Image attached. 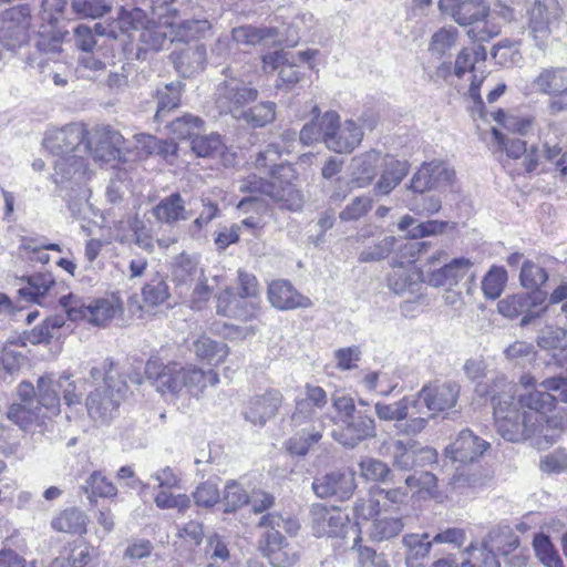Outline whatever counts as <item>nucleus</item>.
Here are the masks:
<instances>
[{
    "label": "nucleus",
    "instance_id": "nucleus-1",
    "mask_svg": "<svg viewBox=\"0 0 567 567\" xmlns=\"http://www.w3.org/2000/svg\"><path fill=\"white\" fill-rule=\"evenodd\" d=\"M532 377L525 374L519 383L512 385L497 379L491 390L493 414L497 433L506 441L518 443L530 435Z\"/></svg>",
    "mask_w": 567,
    "mask_h": 567
},
{
    "label": "nucleus",
    "instance_id": "nucleus-2",
    "mask_svg": "<svg viewBox=\"0 0 567 567\" xmlns=\"http://www.w3.org/2000/svg\"><path fill=\"white\" fill-rule=\"evenodd\" d=\"M145 374L159 393L174 398L183 394L199 398L208 385L216 386L220 381L213 369L205 371L192 363H164L158 359L146 362Z\"/></svg>",
    "mask_w": 567,
    "mask_h": 567
},
{
    "label": "nucleus",
    "instance_id": "nucleus-3",
    "mask_svg": "<svg viewBox=\"0 0 567 567\" xmlns=\"http://www.w3.org/2000/svg\"><path fill=\"white\" fill-rule=\"evenodd\" d=\"M86 134L84 125L79 123L52 128L45 133L43 146L58 157L53 165L55 174L61 175L62 179H72L76 175H84L86 164L82 154Z\"/></svg>",
    "mask_w": 567,
    "mask_h": 567
},
{
    "label": "nucleus",
    "instance_id": "nucleus-4",
    "mask_svg": "<svg viewBox=\"0 0 567 567\" xmlns=\"http://www.w3.org/2000/svg\"><path fill=\"white\" fill-rule=\"evenodd\" d=\"M279 157L278 146L271 144L257 155L256 167L268 169L277 179L270 197L289 210H299L303 205V197L291 183L296 178L295 169L290 164L278 163Z\"/></svg>",
    "mask_w": 567,
    "mask_h": 567
},
{
    "label": "nucleus",
    "instance_id": "nucleus-5",
    "mask_svg": "<svg viewBox=\"0 0 567 567\" xmlns=\"http://www.w3.org/2000/svg\"><path fill=\"white\" fill-rule=\"evenodd\" d=\"M106 367L110 369L104 374L103 384L91 392L86 399L89 415L101 423H106L114 416L127 392L125 381L120 377L115 378L113 373V361L105 360L103 369Z\"/></svg>",
    "mask_w": 567,
    "mask_h": 567
},
{
    "label": "nucleus",
    "instance_id": "nucleus-6",
    "mask_svg": "<svg viewBox=\"0 0 567 567\" xmlns=\"http://www.w3.org/2000/svg\"><path fill=\"white\" fill-rule=\"evenodd\" d=\"M534 411L537 413L535 417L537 429L534 427V433L538 432L535 444L538 449H543L540 437L544 439L545 445H550L567 430V409L556 408L554 394L534 392Z\"/></svg>",
    "mask_w": 567,
    "mask_h": 567
},
{
    "label": "nucleus",
    "instance_id": "nucleus-7",
    "mask_svg": "<svg viewBox=\"0 0 567 567\" xmlns=\"http://www.w3.org/2000/svg\"><path fill=\"white\" fill-rule=\"evenodd\" d=\"M321 130L323 144L336 153H351L363 138L362 128L353 121H340L336 111H328L321 115Z\"/></svg>",
    "mask_w": 567,
    "mask_h": 567
},
{
    "label": "nucleus",
    "instance_id": "nucleus-8",
    "mask_svg": "<svg viewBox=\"0 0 567 567\" xmlns=\"http://www.w3.org/2000/svg\"><path fill=\"white\" fill-rule=\"evenodd\" d=\"M316 51L305 50L293 54L289 51L279 50L262 56V69L265 72L279 70L277 87H293L301 79V73L296 61L308 62L313 59Z\"/></svg>",
    "mask_w": 567,
    "mask_h": 567
},
{
    "label": "nucleus",
    "instance_id": "nucleus-9",
    "mask_svg": "<svg viewBox=\"0 0 567 567\" xmlns=\"http://www.w3.org/2000/svg\"><path fill=\"white\" fill-rule=\"evenodd\" d=\"M31 11L28 6H18L0 16V42L8 50H17L29 41Z\"/></svg>",
    "mask_w": 567,
    "mask_h": 567
},
{
    "label": "nucleus",
    "instance_id": "nucleus-10",
    "mask_svg": "<svg viewBox=\"0 0 567 567\" xmlns=\"http://www.w3.org/2000/svg\"><path fill=\"white\" fill-rule=\"evenodd\" d=\"M375 413L384 421H402L410 417L406 423L398 425L399 431L406 435L420 433L427 424V417L422 416L417 409V401L406 396L391 404L377 403Z\"/></svg>",
    "mask_w": 567,
    "mask_h": 567
},
{
    "label": "nucleus",
    "instance_id": "nucleus-11",
    "mask_svg": "<svg viewBox=\"0 0 567 567\" xmlns=\"http://www.w3.org/2000/svg\"><path fill=\"white\" fill-rule=\"evenodd\" d=\"M257 97L258 91L255 87L233 76L219 83L216 89V103L220 112L229 113L236 120H239L245 111L244 105L254 102Z\"/></svg>",
    "mask_w": 567,
    "mask_h": 567
},
{
    "label": "nucleus",
    "instance_id": "nucleus-12",
    "mask_svg": "<svg viewBox=\"0 0 567 567\" xmlns=\"http://www.w3.org/2000/svg\"><path fill=\"white\" fill-rule=\"evenodd\" d=\"M124 144L125 140L118 131L103 126L91 133L83 152L90 153L96 161L111 162L121 158Z\"/></svg>",
    "mask_w": 567,
    "mask_h": 567
},
{
    "label": "nucleus",
    "instance_id": "nucleus-13",
    "mask_svg": "<svg viewBox=\"0 0 567 567\" xmlns=\"http://www.w3.org/2000/svg\"><path fill=\"white\" fill-rule=\"evenodd\" d=\"M460 396V385L456 382H431L417 393V405L423 403L431 412L427 419L436 413H443L455 408Z\"/></svg>",
    "mask_w": 567,
    "mask_h": 567
},
{
    "label": "nucleus",
    "instance_id": "nucleus-14",
    "mask_svg": "<svg viewBox=\"0 0 567 567\" xmlns=\"http://www.w3.org/2000/svg\"><path fill=\"white\" fill-rule=\"evenodd\" d=\"M357 488L355 473L351 470L334 471L316 477L312 489L318 497H337L339 501L349 499Z\"/></svg>",
    "mask_w": 567,
    "mask_h": 567
},
{
    "label": "nucleus",
    "instance_id": "nucleus-15",
    "mask_svg": "<svg viewBox=\"0 0 567 567\" xmlns=\"http://www.w3.org/2000/svg\"><path fill=\"white\" fill-rule=\"evenodd\" d=\"M393 466L398 470L410 471L416 466L434 463L437 453L434 449L421 446L414 441H394L390 446Z\"/></svg>",
    "mask_w": 567,
    "mask_h": 567
},
{
    "label": "nucleus",
    "instance_id": "nucleus-16",
    "mask_svg": "<svg viewBox=\"0 0 567 567\" xmlns=\"http://www.w3.org/2000/svg\"><path fill=\"white\" fill-rule=\"evenodd\" d=\"M216 309L224 317L251 321L260 313V299L243 298L231 287H227L218 295Z\"/></svg>",
    "mask_w": 567,
    "mask_h": 567
},
{
    "label": "nucleus",
    "instance_id": "nucleus-17",
    "mask_svg": "<svg viewBox=\"0 0 567 567\" xmlns=\"http://www.w3.org/2000/svg\"><path fill=\"white\" fill-rule=\"evenodd\" d=\"M375 435L374 420L362 412H358L354 417L344 419L340 429L332 432V437L338 443L350 449Z\"/></svg>",
    "mask_w": 567,
    "mask_h": 567
},
{
    "label": "nucleus",
    "instance_id": "nucleus-18",
    "mask_svg": "<svg viewBox=\"0 0 567 567\" xmlns=\"http://www.w3.org/2000/svg\"><path fill=\"white\" fill-rule=\"evenodd\" d=\"M439 10L460 25H471L488 16L489 6L485 0H439Z\"/></svg>",
    "mask_w": 567,
    "mask_h": 567
},
{
    "label": "nucleus",
    "instance_id": "nucleus-19",
    "mask_svg": "<svg viewBox=\"0 0 567 567\" xmlns=\"http://www.w3.org/2000/svg\"><path fill=\"white\" fill-rule=\"evenodd\" d=\"M312 529L319 537H342L349 526L348 515L338 507L315 505L311 509Z\"/></svg>",
    "mask_w": 567,
    "mask_h": 567
},
{
    "label": "nucleus",
    "instance_id": "nucleus-20",
    "mask_svg": "<svg viewBox=\"0 0 567 567\" xmlns=\"http://www.w3.org/2000/svg\"><path fill=\"white\" fill-rule=\"evenodd\" d=\"M455 178V172L443 162H431L423 164L413 175L411 189L424 193L432 188H440L451 185Z\"/></svg>",
    "mask_w": 567,
    "mask_h": 567
},
{
    "label": "nucleus",
    "instance_id": "nucleus-21",
    "mask_svg": "<svg viewBox=\"0 0 567 567\" xmlns=\"http://www.w3.org/2000/svg\"><path fill=\"white\" fill-rule=\"evenodd\" d=\"M489 447V443L475 435L471 430H462L456 439L446 447V455L453 462L463 464L478 460Z\"/></svg>",
    "mask_w": 567,
    "mask_h": 567
},
{
    "label": "nucleus",
    "instance_id": "nucleus-22",
    "mask_svg": "<svg viewBox=\"0 0 567 567\" xmlns=\"http://www.w3.org/2000/svg\"><path fill=\"white\" fill-rule=\"evenodd\" d=\"M282 402V394L275 389L266 390L264 393L255 394L246 403L244 416L247 421L264 425L274 417Z\"/></svg>",
    "mask_w": 567,
    "mask_h": 567
},
{
    "label": "nucleus",
    "instance_id": "nucleus-23",
    "mask_svg": "<svg viewBox=\"0 0 567 567\" xmlns=\"http://www.w3.org/2000/svg\"><path fill=\"white\" fill-rule=\"evenodd\" d=\"M267 299L274 308L281 311L312 306L308 297L301 295L290 281L285 279L272 280L268 285Z\"/></svg>",
    "mask_w": 567,
    "mask_h": 567
},
{
    "label": "nucleus",
    "instance_id": "nucleus-24",
    "mask_svg": "<svg viewBox=\"0 0 567 567\" xmlns=\"http://www.w3.org/2000/svg\"><path fill=\"white\" fill-rule=\"evenodd\" d=\"M382 162V154L375 150L354 156L350 163V183L358 188L370 186Z\"/></svg>",
    "mask_w": 567,
    "mask_h": 567
},
{
    "label": "nucleus",
    "instance_id": "nucleus-25",
    "mask_svg": "<svg viewBox=\"0 0 567 567\" xmlns=\"http://www.w3.org/2000/svg\"><path fill=\"white\" fill-rule=\"evenodd\" d=\"M123 221H120L115 228L114 239L120 244H128L134 240L135 245L148 254L154 251V241L152 228L138 215H134L127 220L132 235L123 230Z\"/></svg>",
    "mask_w": 567,
    "mask_h": 567
},
{
    "label": "nucleus",
    "instance_id": "nucleus-26",
    "mask_svg": "<svg viewBox=\"0 0 567 567\" xmlns=\"http://www.w3.org/2000/svg\"><path fill=\"white\" fill-rule=\"evenodd\" d=\"M472 266L473 262L468 258H454L430 271L426 275V280L433 287L455 286L465 277Z\"/></svg>",
    "mask_w": 567,
    "mask_h": 567
},
{
    "label": "nucleus",
    "instance_id": "nucleus-27",
    "mask_svg": "<svg viewBox=\"0 0 567 567\" xmlns=\"http://www.w3.org/2000/svg\"><path fill=\"white\" fill-rule=\"evenodd\" d=\"M145 18V12L142 9L121 6L116 22L107 25L96 23L94 28L99 35L116 39L120 32H128L131 29L138 30L140 27H143Z\"/></svg>",
    "mask_w": 567,
    "mask_h": 567
},
{
    "label": "nucleus",
    "instance_id": "nucleus-28",
    "mask_svg": "<svg viewBox=\"0 0 567 567\" xmlns=\"http://www.w3.org/2000/svg\"><path fill=\"white\" fill-rule=\"evenodd\" d=\"M328 402L326 391L312 384L305 386V398L296 403V411L291 420L295 425H302L307 420H311L316 415L318 409H322Z\"/></svg>",
    "mask_w": 567,
    "mask_h": 567
},
{
    "label": "nucleus",
    "instance_id": "nucleus-29",
    "mask_svg": "<svg viewBox=\"0 0 567 567\" xmlns=\"http://www.w3.org/2000/svg\"><path fill=\"white\" fill-rule=\"evenodd\" d=\"M152 214L158 223L175 225L190 217L185 200L179 193H173L161 199L153 208Z\"/></svg>",
    "mask_w": 567,
    "mask_h": 567
},
{
    "label": "nucleus",
    "instance_id": "nucleus-30",
    "mask_svg": "<svg viewBox=\"0 0 567 567\" xmlns=\"http://www.w3.org/2000/svg\"><path fill=\"white\" fill-rule=\"evenodd\" d=\"M537 344L554 350L553 358L559 367L567 364V328L546 326L537 336Z\"/></svg>",
    "mask_w": 567,
    "mask_h": 567
},
{
    "label": "nucleus",
    "instance_id": "nucleus-31",
    "mask_svg": "<svg viewBox=\"0 0 567 567\" xmlns=\"http://www.w3.org/2000/svg\"><path fill=\"white\" fill-rule=\"evenodd\" d=\"M403 546L406 548V567H425L427 557L434 543L427 533L406 534L402 538Z\"/></svg>",
    "mask_w": 567,
    "mask_h": 567
},
{
    "label": "nucleus",
    "instance_id": "nucleus-32",
    "mask_svg": "<svg viewBox=\"0 0 567 567\" xmlns=\"http://www.w3.org/2000/svg\"><path fill=\"white\" fill-rule=\"evenodd\" d=\"M561 527L563 524L559 520H551L542 527L539 534L534 536V551L546 567H564L558 551L550 542L549 536L545 534V532L549 533L551 529L559 532Z\"/></svg>",
    "mask_w": 567,
    "mask_h": 567
},
{
    "label": "nucleus",
    "instance_id": "nucleus-33",
    "mask_svg": "<svg viewBox=\"0 0 567 567\" xmlns=\"http://www.w3.org/2000/svg\"><path fill=\"white\" fill-rule=\"evenodd\" d=\"M172 59L177 72L185 78H189L204 70L206 48L203 44L187 47L181 52L172 53Z\"/></svg>",
    "mask_w": 567,
    "mask_h": 567
},
{
    "label": "nucleus",
    "instance_id": "nucleus-34",
    "mask_svg": "<svg viewBox=\"0 0 567 567\" xmlns=\"http://www.w3.org/2000/svg\"><path fill=\"white\" fill-rule=\"evenodd\" d=\"M478 544L496 556H506L518 547L519 539L509 526H499L493 528Z\"/></svg>",
    "mask_w": 567,
    "mask_h": 567
},
{
    "label": "nucleus",
    "instance_id": "nucleus-35",
    "mask_svg": "<svg viewBox=\"0 0 567 567\" xmlns=\"http://www.w3.org/2000/svg\"><path fill=\"white\" fill-rule=\"evenodd\" d=\"M192 351L199 361L217 367L228 357L229 347L204 334L193 342Z\"/></svg>",
    "mask_w": 567,
    "mask_h": 567
},
{
    "label": "nucleus",
    "instance_id": "nucleus-36",
    "mask_svg": "<svg viewBox=\"0 0 567 567\" xmlns=\"http://www.w3.org/2000/svg\"><path fill=\"white\" fill-rule=\"evenodd\" d=\"M409 166L405 161H399L393 157L385 162L384 169L379 181L375 183L373 192L375 195H389L406 176Z\"/></svg>",
    "mask_w": 567,
    "mask_h": 567
},
{
    "label": "nucleus",
    "instance_id": "nucleus-37",
    "mask_svg": "<svg viewBox=\"0 0 567 567\" xmlns=\"http://www.w3.org/2000/svg\"><path fill=\"white\" fill-rule=\"evenodd\" d=\"M532 295L528 291L507 296L497 303L498 312L508 318L515 319L523 316L520 324L526 326L530 321Z\"/></svg>",
    "mask_w": 567,
    "mask_h": 567
},
{
    "label": "nucleus",
    "instance_id": "nucleus-38",
    "mask_svg": "<svg viewBox=\"0 0 567 567\" xmlns=\"http://www.w3.org/2000/svg\"><path fill=\"white\" fill-rule=\"evenodd\" d=\"M56 382L50 374L42 375L37 381V403L42 408L45 419L58 415L60 412V396L56 392Z\"/></svg>",
    "mask_w": 567,
    "mask_h": 567
},
{
    "label": "nucleus",
    "instance_id": "nucleus-39",
    "mask_svg": "<svg viewBox=\"0 0 567 567\" xmlns=\"http://www.w3.org/2000/svg\"><path fill=\"white\" fill-rule=\"evenodd\" d=\"M420 274L415 269L413 260L408 262H396L388 278L389 288L396 295L405 291H413V286L417 285Z\"/></svg>",
    "mask_w": 567,
    "mask_h": 567
},
{
    "label": "nucleus",
    "instance_id": "nucleus-40",
    "mask_svg": "<svg viewBox=\"0 0 567 567\" xmlns=\"http://www.w3.org/2000/svg\"><path fill=\"white\" fill-rule=\"evenodd\" d=\"M282 523V517L274 513L264 515L259 520V527L270 528L260 543V549L264 556L269 560L271 559L272 551L277 553L288 544L286 538L276 529V527H280Z\"/></svg>",
    "mask_w": 567,
    "mask_h": 567
},
{
    "label": "nucleus",
    "instance_id": "nucleus-41",
    "mask_svg": "<svg viewBox=\"0 0 567 567\" xmlns=\"http://www.w3.org/2000/svg\"><path fill=\"white\" fill-rule=\"evenodd\" d=\"M561 9L558 0H539L534 3V32H550L558 24Z\"/></svg>",
    "mask_w": 567,
    "mask_h": 567
},
{
    "label": "nucleus",
    "instance_id": "nucleus-42",
    "mask_svg": "<svg viewBox=\"0 0 567 567\" xmlns=\"http://www.w3.org/2000/svg\"><path fill=\"white\" fill-rule=\"evenodd\" d=\"M138 39L145 50H163L172 44L169 33V20L164 19L158 23L143 27Z\"/></svg>",
    "mask_w": 567,
    "mask_h": 567
},
{
    "label": "nucleus",
    "instance_id": "nucleus-43",
    "mask_svg": "<svg viewBox=\"0 0 567 567\" xmlns=\"http://www.w3.org/2000/svg\"><path fill=\"white\" fill-rule=\"evenodd\" d=\"M93 548L85 542H74L56 557L50 567H89L92 560Z\"/></svg>",
    "mask_w": 567,
    "mask_h": 567
},
{
    "label": "nucleus",
    "instance_id": "nucleus-44",
    "mask_svg": "<svg viewBox=\"0 0 567 567\" xmlns=\"http://www.w3.org/2000/svg\"><path fill=\"white\" fill-rule=\"evenodd\" d=\"M404 528L401 517L380 515L375 517L367 529L372 542L381 543L396 537Z\"/></svg>",
    "mask_w": 567,
    "mask_h": 567
},
{
    "label": "nucleus",
    "instance_id": "nucleus-45",
    "mask_svg": "<svg viewBox=\"0 0 567 567\" xmlns=\"http://www.w3.org/2000/svg\"><path fill=\"white\" fill-rule=\"evenodd\" d=\"M460 567H501L494 553L485 550L478 540H472L461 550Z\"/></svg>",
    "mask_w": 567,
    "mask_h": 567
},
{
    "label": "nucleus",
    "instance_id": "nucleus-46",
    "mask_svg": "<svg viewBox=\"0 0 567 567\" xmlns=\"http://www.w3.org/2000/svg\"><path fill=\"white\" fill-rule=\"evenodd\" d=\"M206 556L208 558L207 567H237L227 540L218 534H213L207 538Z\"/></svg>",
    "mask_w": 567,
    "mask_h": 567
},
{
    "label": "nucleus",
    "instance_id": "nucleus-47",
    "mask_svg": "<svg viewBox=\"0 0 567 567\" xmlns=\"http://www.w3.org/2000/svg\"><path fill=\"white\" fill-rule=\"evenodd\" d=\"M7 416L22 430H29L33 425H41L45 420V416L42 414V408L25 403H13L7 412Z\"/></svg>",
    "mask_w": 567,
    "mask_h": 567
},
{
    "label": "nucleus",
    "instance_id": "nucleus-48",
    "mask_svg": "<svg viewBox=\"0 0 567 567\" xmlns=\"http://www.w3.org/2000/svg\"><path fill=\"white\" fill-rule=\"evenodd\" d=\"M536 83L544 93L567 94V68L546 69L538 75Z\"/></svg>",
    "mask_w": 567,
    "mask_h": 567
},
{
    "label": "nucleus",
    "instance_id": "nucleus-49",
    "mask_svg": "<svg viewBox=\"0 0 567 567\" xmlns=\"http://www.w3.org/2000/svg\"><path fill=\"white\" fill-rule=\"evenodd\" d=\"M120 311V303L113 299L91 300L87 322L96 327H105Z\"/></svg>",
    "mask_w": 567,
    "mask_h": 567
},
{
    "label": "nucleus",
    "instance_id": "nucleus-50",
    "mask_svg": "<svg viewBox=\"0 0 567 567\" xmlns=\"http://www.w3.org/2000/svg\"><path fill=\"white\" fill-rule=\"evenodd\" d=\"M171 297L166 280L156 274L142 288V301L147 308H155L165 303Z\"/></svg>",
    "mask_w": 567,
    "mask_h": 567
},
{
    "label": "nucleus",
    "instance_id": "nucleus-51",
    "mask_svg": "<svg viewBox=\"0 0 567 567\" xmlns=\"http://www.w3.org/2000/svg\"><path fill=\"white\" fill-rule=\"evenodd\" d=\"M172 274L177 284H187L203 277L204 270L199 267L197 257L182 252L175 258Z\"/></svg>",
    "mask_w": 567,
    "mask_h": 567
},
{
    "label": "nucleus",
    "instance_id": "nucleus-52",
    "mask_svg": "<svg viewBox=\"0 0 567 567\" xmlns=\"http://www.w3.org/2000/svg\"><path fill=\"white\" fill-rule=\"evenodd\" d=\"M52 527L62 533L83 534L86 532V515L78 508H69L60 513Z\"/></svg>",
    "mask_w": 567,
    "mask_h": 567
},
{
    "label": "nucleus",
    "instance_id": "nucleus-53",
    "mask_svg": "<svg viewBox=\"0 0 567 567\" xmlns=\"http://www.w3.org/2000/svg\"><path fill=\"white\" fill-rule=\"evenodd\" d=\"M276 118V103L261 102L255 106L245 110L239 120H243L248 126L252 128L264 127L272 123Z\"/></svg>",
    "mask_w": 567,
    "mask_h": 567
},
{
    "label": "nucleus",
    "instance_id": "nucleus-54",
    "mask_svg": "<svg viewBox=\"0 0 567 567\" xmlns=\"http://www.w3.org/2000/svg\"><path fill=\"white\" fill-rule=\"evenodd\" d=\"M276 37L277 31L272 28L245 25L233 30V39L240 44L255 45L267 40H275Z\"/></svg>",
    "mask_w": 567,
    "mask_h": 567
},
{
    "label": "nucleus",
    "instance_id": "nucleus-55",
    "mask_svg": "<svg viewBox=\"0 0 567 567\" xmlns=\"http://www.w3.org/2000/svg\"><path fill=\"white\" fill-rule=\"evenodd\" d=\"M203 126L204 121L200 117L185 114L174 120L169 124V130L179 140L190 138L193 141L203 131Z\"/></svg>",
    "mask_w": 567,
    "mask_h": 567
},
{
    "label": "nucleus",
    "instance_id": "nucleus-56",
    "mask_svg": "<svg viewBox=\"0 0 567 567\" xmlns=\"http://www.w3.org/2000/svg\"><path fill=\"white\" fill-rule=\"evenodd\" d=\"M321 437V429H303L287 441L286 447L290 454L303 456L311 445L319 442Z\"/></svg>",
    "mask_w": 567,
    "mask_h": 567
},
{
    "label": "nucleus",
    "instance_id": "nucleus-57",
    "mask_svg": "<svg viewBox=\"0 0 567 567\" xmlns=\"http://www.w3.org/2000/svg\"><path fill=\"white\" fill-rule=\"evenodd\" d=\"M391 474L388 464L380 460L364 457L359 463V475L368 482H386Z\"/></svg>",
    "mask_w": 567,
    "mask_h": 567
},
{
    "label": "nucleus",
    "instance_id": "nucleus-58",
    "mask_svg": "<svg viewBox=\"0 0 567 567\" xmlns=\"http://www.w3.org/2000/svg\"><path fill=\"white\" fill-rule=\"evenodd\" d=\"M64 33L53 25L44 27L38 34L37 49L47 54L55 55L61 52Z\"/></svg>",
    "mask_w": 567,
    "mask_h": 567
},
{
    "label": "nucleus",
    "instance_id": "nucleus-59",
    "mask_svg": "<svg viewBox=\"0 0 567 567\" xmlns=\"http://www.w3.org/2000/svg\"><path fill=\"white\" fill-rule=\"evenodd\" d=\"M507 281V272L503 267L493 266L482 280V290L487 299L501 296Z\"/></svg>",
    "mask_w": 567,
    "mask_h": 567
},
{
    "label": "nucleus",
    "instance_id": "nucleus-60",
    "mask_svg": "<svg viewBox=\"0 0 567 567\" xmlns=\"http://www.w3.org/2000/svg\"><path fill=\"white\" fill-rule=\"evenodd\" d=\"M181 92H182V83L181 82H172L165 85L164 89L158 90V106L156 112V120L159 121L161 116L169 112L171 110L177 107L181 102Z\"/></svg>",
    "mask_w": 567,
    "mask_h": 567
},
{
    "label": "nucleus",
    "instance_id": "nucleus-61",
    "mask_svg": "<svg viewBox=\"0 0 567 567\" xmlns=\"http://www.w3.org/2000/svg\"><path fill=\"white\" fill-rule=\"evenodd\" d=\"M457 34V30L453 27L441 28L431 38L430 52L439 58L443 56L456 45Z\"/></svg>",
    "mask_w": 567,
    "mask_h": 567
},
{
    "label": "nucleus",
    "instance_id": "nucleus-62",
    "mask_svg": "<svg viewBox=\"0 0 567 567\" xmlns=\"http://www.w3.org/2000/svg\"><path fill=\"white\" fill-rule=\"evenodd\" d=\"M190 147L197 156L207 157L220 154L224 150V143L219 134H198L193 138Z\"/></svg>",
    "mask_w": 567,
    "mask_h": 567
},
{
    "label": "nucleus",
    "instance_id": "nucleus-63",
    "mask_svg": "<svg viewBox=\"0 0 567 567\" xmlns=\"http://www.w3.org/2000/svg\"><path fill=\"white\" fill-rule=\"evenodd\" d=\"M60 305L70 320L87 322L90 302H86L81 296L75 293L63 296L60 298Z\"/></svg>",
    "mask_w": 567,
    "mask_h": 567
},
{
    "label": "nucleus",
    "instance_id": "nucleus-64",
    "mask_svg": "<svg viewBox=\"0 0 567 567\" xmlns=\"http://www.w3.org/2000/svg\"><path fill=\"white\" fill-rule=\"evenodd\" d=\"M434 545H447L452 549H464L467 543V532L462 527H445L440 529L433 537Z\"/></svg>",
    "mask_w": 567,
    "mask_h": 567
}]
</instances>
